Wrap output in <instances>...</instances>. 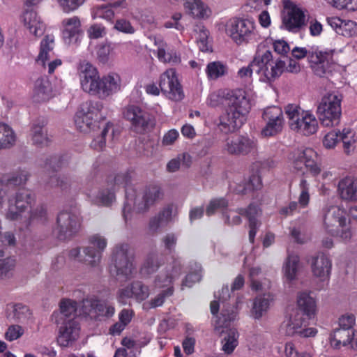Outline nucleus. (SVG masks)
<instances>
[{"label": "nucleus", "instance_id": "obj_32", "mask_svg": "<svg viewBox=\"0 0 357 357\" xmlns=\"http://www.w3.org/2000/svg\"><path fill=\"white\" fill-rule=\"evenodd\" d=\"M301 268L300 258L294 253L289 254L282 266V273L286 282H291L297 279Z\"/></svg>", "mask_w": 357, "mask_h": 357}, {"label": "nucleus", "instance_id": "obj_28", "mask_svg": "<svg viewBox=\"0 0 357 357\" xmlns=\"http://www.w3.org/2000/svg\"><path fill=\"white\" fill-rule=\"evenodd\" d=\"M122 87L121 76L116 73H109L101 77L100 98H107L119 91Z\"/></svg>", "mask_w": 357, "mask_h": 357}, {"label": "nucleus", "instance_id": "obj_64", "mask_svg": "<svg viewBox=\"0 0 357 357\" xmlns=\"http://www.w3.org/2000/svg\"><path fill=\"white\" fill-rule=\"evenodd\" d=\"M176 215V213L173 211L172 208H167L164 209L157 218V221L158 222V225H163L171 221Z\"/></svg>", "mask_w": 357, "mask_h": 357}, {"label": "nucleus", "instance_id": "obj_19", "mask_svg": "<svg viewBox=\"0 0 357 357\" xmlns=\"http://www.w3.org/2000/svg\"><path fill=\"white\" fill-rule=\"evenodd\" d=\"M268 56L264 53L262 56L257 55L250 66L243 67L238 71V77L246 79L251 77L252 71L255 70L259 75V80L266 82L268 79Z\"/></svg>", "mask_w": 357, "mask_h": 357}, {"label": "nucleus", "instance_id": "obj_6", "mask_svg": "<svg viewBox=\"0 0 357 357\" xmlns=\"http://www.w3.org/2000/svg\"><path fill=\"white\" fill-rule=\"evenodd\" d=\"M292 172L303 173L305 169L312 176L321 172L320 157L317 151L309 146H302L292 151L288 157Z\"/></svg>", "mask_w": 357, "mask_h": 357}, {"label": "nucleus", "instance_id": "obj_58", "mask_svg": "<svg viewBox=\"0 0 357 357\" xmlns=\"http://www.w3.org/2000/svg\"><path fill=\"white\" fill-rule=\"evenodd\" d=\"M227 206V202L224 199H216L212 200L206 208V214L213 215L218 210L223 209Z\"/></svg>", "mask_w": 357, "mask_h": 357}, {"label": "nucleus", "instance_id": "obj_27", "mask_svg": "<svg viewBox=\"0 0 357 357\" xmlns=\"http://www.w3.org/2000/svg\"><path fill=\"white\" fill-rule=\"evenodd\" d=\"M333 347H345L354 349L357 346V333L354 330L337 329L331 337Z\"/></svg>", "mask_w": 357, "mask_h": 357}, {"label": "nucleus", "instance_id": "obj_30", "mask_svg": "<svg viewBox=\"0 0 357 357\" xmlns=\"http://www.w3.org/2000/svg\"><path fill=\"white\" fill-rule=\"evenodd\" d=\"M236 89L231 91L229 89H220L211 92L207 97L206 105L211 107H216L225 105V107L231 102L236 100Z\"/></svg>", "mask_w": 357, "mask_h": 357}, {"label": "nucleus", "instance_id": "obj_52", "mask_svg": "<svg viewBox=\"0 0 357 357\" xmlns=\"http://www.w3.org/2000/svg\"><path fill=\"white\" fill-rule=\"evenodd\" d=\"M338 34L345 37H352L357 34V23L353 20H343L341 29Z\"/></svg>", "mask_w": 357, "mask_h": 357}, {"label": "nucleus", "instance_id": "obj_21", "mask_svg": "<svg viewBox=\"0 0 357 357\" xmlns=\"http://www.w3.org/2000/svg\"><path fill=\"white\" fill-rule=\"evenodd\" d=\"M296 304L301 314L310 321L316 318L318 307L317 299L310 292L301 291L297 295Z\"/></svg>", "mask_w": 357, "mask_h": 357}, {"label": "nucleus", "instance_id": "obj_24", "mask_svg": "<svg viewBox=\"0 0 357 357\" xmlns=\"http://www.w3.org/2000/svg\"><path fill=\"white\" fill-rule=\"evenodd\" d=\"M20 22L31 33L36 36H41L45 29V24L41 17L32 9L24 10L22 13Z\"/></svg>", "mask_w": 357, "mask_h": 357}, {"label": "nucleus", "instance_id": "obj_29", "mask_svg": "<svg viewBox=\"0 0 357 357\" xmlns=\"http://www.w3.org/2000/svg\"><path fill=\"white\" fill-rule=\"evenodd\" d=\"M149 295L148 289L141 282H135L130 286L122 288L119 290V301L125 304L129 298H135L137 301H143Z\"/></svg>", "mask_w": 357, "mask_h": 357}, {"label": "nucleus", "instance_id": "obj_26", "mask_svg": "<svg viewBox=\"0 0 357 357\" xmlns=\"http://www.w3.org/2000/svg\"><path fill=\"white\" fill-rule=\"evenodd\" d=\"M114 260L119 280H123L124 278H130L135 273L133 264L128 259L124 250H116L114 253Z\"/></svg>", "mask_w": 357, "mask_h": 357}, {"label": "nucleus", "instance_id": "obj_4", "mask_svg": "<svg viewBox=\"0 0 357 357\" xmlns=\"http://www.w3.org/2000/svg\"><path fill=\"white\" fill-rule=\"evenodd\" d=\"M285 114L289 127L295 133L310 136L318 131V120L311 111L303 110L298 105L289 104L285 107Z\"/></svg>", "mask_w": 357, "mask_h": 357}, {"label": "nucleus", "instance_id": "obj_10", "mask_svg": "<svg viewBox=\"0 0 357 357\" xmlns=\"http://www.w3.org/2000/svg\"><path fill=\"white\" fill-rule=\"evenodd\" d=\"M282 24L289 31H299L306 24L305 10L291 1H283Z\"/></svg>", "mask_w": 357, "mask_h": 357}, {"label": "nucleus", "instance_id": "obj_22", "mask_svg": "<svg viewBox=\"0 0 357 357\" xmlns=\"http://www.w3.org/2000/svg\"><path fill=\"white\" fill-rule=\"evenodd\" d=\"M178 275L176 271L174 274L169 275L167 273L160 272L157 275L154 284L155 287L159 289L166 288L162 290L151 303V307H155L162 305L165 298L172 294L171 284L172 280Z\"/></svg>", "mask_w": 357, "mask_h": 357}, {"label": "nucleus", "instance_id": "obj_62", "mask_svg": "<svg viewBox=\"0 0 357 357\" xmlns=\"http://www.w3.org/2000/svg\"><path fill=\"white\" fill-rule=\"evenodd\" d=\"M88 36L91 39H97L105 35V28L100 24H93L87 30Z\"/></svg>", "mask_w": 357, "mask_h": 357}, {"label": "nucleus", "instance_id": "obj_8", "mask_svg": "<svg viewBox=\"0 0 357 357\" xmlns=\"http://www.w3.org/2000/svg\"><path fill=\"white\" fill-rule=\"evenodd\" d=\"M89 244L82 251L78 248L73 249L70 255L81 262L95 266L100 260L101 253L107 246V240L104 236L96 234L89 237Z\"/></svg>", "mask_w": 357, "mask_h": 357}, {"label": "nucleus", "instance_id": "obj_40", "mask_svg": "<svg viewBox=\"0 0 357 357\" xmlns=\"http://www.w3.org/2000/svg\"><path fill=\"white\" fill-rule=\"evenodd\" d=\"M340 140L344 153L350 155L354 152L357 144V135L356 132L349 128H344L340 131Z\"/></svg>", "mask_w": 357, "mask_h": 357}, {"label": "nucleus", "instance_id": "obj_57", "mask_svg": "<svg viewBox=\"0 0 357 357\" xmlns=\"http://www.w3.org/2000/svg\"><path fill=\"white\" fill-rule=\"evenodd\" d=\"M244 213L246 214V211L243 209H240L238 211H229L224 213L225 222L231 225H238L241 221L240 215Z\"/></svg>", "mask_w": 357, "mask_h": 357}, {"label": "nucleus", "instance_id": "obj_53", "mask_svg": "<svg viewBox=\"0 0 357 357\" xmlns=\"http://www.w3.org/2000/svg\"><path fill=\"white\" fill-rule=\"evenodd\" d=\"M299 188L301 192L298 201L299 205L304 208L307 206L310 202V185L305 179H302L299 183Z\"/></svg>", "mask_w": 357, "mask_h": 357}, {"label": "nucleus", "instance_id": "obj_17", "mask_svg": "<svg viewBox=\"0 0 357 357\" xmlns=\"http://www.w3.org/2000/svg\"><path fill=\"white\" fill-rule=\"evenodd\" d=\"M56 337L57 342L62 347H70L75 344L80 335V327L75 320H68L60 324Z\"/></svg>", "mask_w": 357, "mask_h": 357}, {"label": "nucleus", "instance_id": "obj_11", "mask_svg": "<svg viewBox=\"0 0 357 357\" xmlns=\"http://www.w3.org/2000/svg\"><path fill=\"white\" fill-rule=\"evenodd\" d=\"M158 84L161 93L167 99L176 102L184 99L185 93L174 69L169 68L162 73Z\"/></svg>", "mask_w": 357, "mask_h": 357}, {"label": "nucleus", "instance_id": "obj_14", "mask_svg": "<svg viewBox=\"0 0 357 357\" xmlns=\"http://www.w3.org/2000/svg\"><path fill=\"white\" fill-rule=\"evenodd\" d=\"M80 226L79 217L71 212L64 211L59 213L54 234L61 240H64L75 233Z\"/></svg>", "mask_w": 357, "mask_h": 357}, {"label": "nucleus", "instance_id": "obj_23", "mask_svg": "<svg viewBox=\"0 0 357 357\" xmlns=\"http://www.w3.org/2000/svg\"><path fill=\"white\" fill-rule=\"evenodd\" d=\"M310 321L297 310H293L285 317L282 328L287 335L298 334L303 326L309 324Z\"/></svg>", "mask_w": 357, "mask_h": 357}, {"label": "nucleus", "instance_id": "obj_50", "mask_svg": "<svg viewBox=\"0 0 357 357\" xmlns=\"http://www.w3.org/2000/svg\"><path fill=\"white\" fill-rule=\"evenodd\" d=\"M192 40L194 43L201 45H207L211 42L208 31L202 26L197 27L193 31Z\"/></svg>", "mask_w": 357, "mask_h": 357}, {"label": "nucleus", "instance_id": "obj_3", "mask_svg": "<svg viewBox=\"0 0 357 357\" xmlns=\"http://www.w3.org/2000/svg\"><path fill=\"white\" fill-rule=\"evenodd\" d=\"M236 100L225 107L218 118L217 127L224 134L233 133L238 130L246 122L247 116L251 109L250 99L243 89H236Z\"/></svg>", "mask_w": 357, "mask_h": 357}, {"label": "nucleus", "instance_id": "obj_61", "mask_svg": "<svg viewBox=\"0 0 357 357\" xmlns=\"http://www.w3.org/2000/svg\"><path fill=\"white\" fill-rule=\"evenodd\" d=\"M158 267V264L157 259L155 257H149L145 260L141 271L144 275L150 274L155 271Z\"/></svg>", "mask_w": 357, "mask_h": 357}, {"label": "nucleus", "instance_id": "obj_20", "mask_svg": "<svg viewBox=\"0 0 357 357\" xmlns=\"http://www.w3.org/2000/svg\"><path fill=\"white\" fill-rule=\"evenodd\" d=\"M62 38L63 42L67 44L81 43L83 33L81 31V22L78 17L64 19L62 21Z\"/></svg>", "mask_w": 357, "mask_h": 357}, {"label": "nucleus", "instance_id": "obj_18", "mask_svg": "<svg viewBox=\"0 0 357 357\" xmlns=\"http://www.w3.org/2000/svg\"><path fill=\"white\" fill-rule=\"evenodd\" d=\"M310 67L314 74L322 77L331 71V65L333 62V52H323L315 50L308 57Z\"/></svg>", "mask_w": 357, "mask_h": 357}, {"label": "nucleus", "instance_id": "obj_25", "mask_svg": "<svg viewBox=\"0 0 357 357\" xmlns=\"http://www.w3.org/2000/svg\"><path fill=\"white\" fill-rule=\"evenodd\" d=\"M76 310L77 302L68 298L62 299L59 303V310L53 312L51 320L56 325L73 320L72 317H74Z\"/></svg>", "mask_w": 357, "mask_h": 357}, {"label": "nucleus", "instance_id": "obj_47", "mask_svg": "<svg viewBox=\"0 0 357 357\" xmlns=\"http://www.w3.org/2000/svg\"><path fill=\"white\" fill-rule=\"evenodd\" d=\"M284 353L285 357H316L310 351H299L294 342H287L284 344Z\"/></svg>", "mask_w": 357, "mask_h": 357}, {"label": "nucleus", "instance_id": "obj_49", "mask_svg": "<svg viewBox=\"0 0 357 357\" xmlns=\"http://www.w3.org/2000/svg\"><path fill=\"white\" fill-rule=\"evenodd\" d=\"M92 306L95 313L98 316L109 317L115 312L114 307L105 302L96 301Z\"/></svg>", "mask_w": 357, "mask_h": 357}, {"label": "nucleus", "instance_id": "obj_63", "mask_svg": "<svg viewBox=\"0 0 357 357\" xmlns=\"http://www.w3.org/2000/svg\"><path fill=\"white\" fill-rule=\"evenodd\" d=\"M28 174L25 171H21L13 174L8 179L10 184L13 185H20L25 183L27 180Z\"/></svg>", "mask_w": 357, "mask_h": 357}, {"label": "nucleus", "instance_id": "obj_33", "mask_svg": "<svg viewBox=\"0 0 357 357\" xmlns=\"http://www.w3.org/2000/svg\"><path fill=\"white\" fill-rule=\"evenodd\" d=\"M162 196V193L158 188H151L144 195L137 196L134 201V206L138 211H143Z\"/></svg>", "mask_w": 357, "mask_h": 357}, {"label": "nucleus", "instance_id": "obj_39", "mask_svg": "<svg viewBox=\"0 0 357 357\" xmlns=\"http://www.w3.org/2000/svg\"><path fill=\"white\" fill-rule=\"evenodd\" d=\"M29 137L32 144L37 147L46 146L50 142L46 129L40 124L32 126Z\"/></svg>", "mask_w": 357, "mask_h": 357}, {"label": "nucleus", "instance_id": "obj_2", "mask_svg": "<svg viewBox=\"0 0 357 357\" xmlns=\"http://www.w3.org/2000/svg\"><path fill=\"white\" fill-rule=\"evenodd\" d=\"M349 215L357 221V205L351 206L349 213L340 206L326 205L323 208L324 229L342 242H349L353 237V232L349 227Z\"/></svg>", "mask_w": 357, "mask_h": 357}, {"label": "nucleus", "instance_id": "obj_51", "mask_svg": "<svg viewBox=\"0 0 357 357\" xmlns=\"http://www.w3.org/2000/svg\"><path fill=\"white\" fill-rule=\"evenodd\" d=\"M85 0H57L59 8L65 13H70L80 7Z\"/></svg>", "mask_w": 357, "mask_h": 357}, {"label": "nucleus", "instance_id": "obj_36", "mask_svg": "<svg viewBox=\"0 0 357 357\" xmlns=\"http://www.w3.org/2000/svg\"><path fill=\"white\" fill-rule=\"evenodd\" d=\"M261 209L253 204L250 205L248 210H246V215L249 220V238L251 241H253L257 231L261 227Z\"/></svg>", "mask_w": 357, "mask_h": 357}, {"label": "nucleus", "instance_id": "obj_15", "mask_svg": "<svg viewBox=\"0 0 357 357\" xmlns=\"http://www.w3.org/2000/svg\"><path fill=\"white\" fill-rule=\"evenodd\" d=\"M255 148V142L243 135L228 137L222 145L224 152L234 155H246L253 151Z\"/></svg>", "mask_w": 357, "mask_h": 357}, {"label": "nucleus", "instance_id": "obj_55", "mask_svg": "<svg viewBox=\"0 0 357 357\" xmlns=\"http://www.w3.org/2000/svg\"><path fill=\"white\" fill-rule=\"evenodd\" d=\"M24 333V330L21 326L11 325L6 331L4 337L7 341L12 342L21 337Z\"/></svg>", "mask_w": 357, "mask_h": 357}, {"label": "nucleus", "instance_id": "obj_46", "mask_svg": "<svg viewBox=\"0 0 357 357\" xmlns=\"http://www.w3.org/2000/svg\"><path fill=\"white\" fill-rule=\"evenodd\" d=\"M227 66L219 61L209 63L206 68V73L210 79H215L227 73Z\"/></svg>", "mask_w": 357, "mask_h": 357}, {"label": "nucleus", "instance_id": "obj_48", "mask_svg": "<svg viewBox=\"0 0 357 357\" xmlns=\"http://www.w3.org/2000/svg\"><path fill=\"white\" fill-rule=\"evenodd\" d=\"M16 266L14 258H6L0 261V278H10Z\"/></svg>", "mask_w": 357, "mask_h": 357}, {"label": "nucleus", "instance_id": "obj_7", "mask_svg": "<svg viewBox=\"0 0 357 357\" xmlns=\"http://www.w3.org/2000/svg\"><path fill=\"white\" fill-rule=\"evenodd\" d=\"M102 106L97 102H86L82 104L75 116L76 128L82 132H89L98 127V122L103 119Z\"/></svg>", "mask_w": 357, "mask_h": 357}, {"label": "nucleus", "instance_id": "obj_59", "mask_svg": "<svg viewBox=\"0 0 357 357\" xmlns=\"http://www.w3.org/2000/svg\"><path fill=\"white\" fill-rule=\"evenodd\" d=\"M189 158L190 156L185 153L178 155L176 158L169 161L167 165V169L169 172H175L178 171L181 167V162L188 159Z\"/></svg>", "mask_w": 357, "mask_h": 357}, {"label": "nucleus", "instance_id": "obj_16", "mask_svg": "<svg viewBox=\"0 0 357 357\" xmlns=\"http://www.w3.org/2000/svg\"><path fill=\"white\" fill-rule=\"evenodd\" d=\"M310 268L312 276L317 282H326L331 274V259L328 255L319 253L311 258Z\"/></svg>", "mask_w": 357, "mask_h": 357}, {"label": "nucleus", "instance_id": "obj_41", "mask_svg": "<svg viewBox=\"0 0 357 357\" xmlns=\"http://www.w3.org/2000/svg\"><path fill=\"white\" fill-rule=\"evenodd\" d=\"M17 136L13 129L3 123H0V150L12 147L15 145Z\"/></svg>", "mask_w": 357, "mask_h": 357}, {"label": "nucleus", "instance_id": "obj_12", "mask_svg": "<svg viewBox=\"0 0 357 357\" xmlns=\"http://www.w3.org/2000/svg\"><path fill=\"white\" fill-rule=\"evenodd\" d=\"M255 22L250 19L232 18L227 24V32L236 43H248L254 35Z\"/></svg>", "mask_w": 357, "mask_h": 357}, {"label": "nucleus", "instance_id": "obj_38", "mask_svg": "<svg viewBox=\"0 0 357 357\" xmlns=\"http://www.w3.org/2000/svg\"><path fill=\"white\" fill-rule=\"evenodd\" d=\"M284 126L282 110L278 107H269V135H275L282 131Z\"/></svg>", "mask_w": 357, "mask_h": 357}, {"label": "nucleus", "instance_id": "obj_43", "mask_svg": "<svg viewBox=\"0 0 357 357\" xmlns=\"http://www.w3.org/2000/svg\"><path fill=\"white\" fill-rule=\"evenodd\" d=\"M340 131L337 129L326 132L321 140L323 147L326 150H333L340 141Z\"/></svg>", "mask_w": 357, "mask_h": 357}, {"label": "nucleus", "instance_id": "obj_31", "mask_svg": "<svg viewBox=\"0 0 357 357\" xmlns=\"http://www.w3.org/2000/svg\"><path fill=\"white\" fill-rule=\"evenodd\" d=\"M185 13L193 18H208L211 10L202 0H185L183 4Z\"/></svg>", "mask_w": 357, "mask_h": 357}, {"label": "nucleus", "instance_id": "obj_60", "mask_svg": "<svg viewBox=\"0 0 357 357\" xmlns=\"http://www.w3.org/2000/svg\"><path fill=\"white\" fill-rule=\"evenodd\" d=\"M261 179L259 175H252L250 179L249 183L247 184L246 187L241 189L237 188L236 190L238 193H245L248 190L258 189L261 187Z\"/></svg>", "mask_w": 357, "mask_h": 357}, {"label": "nucleus", "instance_id": "obj_34", "mask_svg": "<svg viewBox=\"0 0 357 357\" xmlns=\"http://www.w3.org/2000/svg\"><path fill=\"white\" fill-rule=\"evenodd\" d=\"M124 118L136 127H144L148 123V114L139 107L129 105L124 109Z\"/></svg>", "mask_w": 357, "mask_h": 357}, {"label": "nucleus", "instance_id": "obj_5", "mask_svg": "<svg viewBox=\"0 0 357 357\" xmlns=\"http://www.w3.org/2000/svg\"><path fill=\"white\" fill-rule=\"evenodd\" d=\"M342 100V94L335 91L327 92L321 97L317 105V114L323 126L333 127L339 124Z\"/></svg>", "mask_w": 357, "mask_h": 357}, {"label": "nucleus", "instance_id": "obj_42", "mask_svg": "<svg viewBox=\"0 0 357 357\" xmlns=\"http://www.w3.org/2000/svg\"><path fill=\"white\" fill-rule=\"evenodd\" d=\"M116 9L110 6V3L107 5L95 6L91 9V17L93 20L97 18L103 19L107 21H112Z\"/></svg>", "mask_w": 357, "mask_h": 357}, {"label": "nucleus", "instance_id": "obj_13", "mask_svg": "<svg viewBox=\"0 0 357 357\" xmlns=\"http://www.w3.org/2000/svg\"><path fill=\"white\" fill-rule=\"evenodd\" d=\"M34 202V196L29 190H20L16 196L14 203H10L6 218L9 220H21L26 211L31 208Z\"/></svg>", "mask_w": 357, "mask_h": 357}, {"label": "nucleus", "instance_id": "obj_37", "mask_svg": "<svg viewBox=\"0 0 357 357\" xmlns=\"http://www.w3.org/2000/svg\"><path fill=\"white\" fill-rule=\"evenodd\" d=\"M52 86L47 79L40 78L35 82L33 91V98L35 101H46L52 97Z\"/></svg>", "mask_w": 357, "mask_h": 357}, {"label": "nucleus", "instance_id": "obj_44", "mask_svg": "<svg viewBox=\"0 0 357 357\" xmlns=\"http://www.w3.org/2000/svg\"><path fill=\"white\" fill-rule=\"evenodd\" d=\"M157 57L162 63H178L180 59L170 46H160L157 50Z\"/></svg>", "mask_w": 357, "mask_h": 357}, {"label": "nucleus", "instance_id": "obj_54", "mask_svg": "<svg viewBox=\"0 0 357 357\" xmlns=\"http://www.w3.org/2000/svg\"><path fill=\"white\" fill-rule=\"evenodd\" d=\"M267 308V301L266 298L257 297L252 310V316L255 319H259L263 312L266 311Z\"/></svg>", "mask_w": 357, "mask_h": 357}, {"label": "nucleus", "instance_id": "obj_9", "mask_svg": "<svg viewBox=\"0 0 357 357\" xmlns=\"http://www.w3.org/2000/svg\"><path fill=\"white\" fill-rule=\"evenodd\" d=\"M77 74L81 89L86 93L100 96L101 77L97 68L86 61L77 66Z\"/></svg>", "mask_w": 357, "mask_h": 357}, {"label": "nucleus", "instance_id": "obj_45", "mask_svg": "<svg viewBox=\"0 0 357 357\" xmlns=\"http://www.w3.org/2000/svg\"><path fill=\"white\" fill-rule=\"evenodd\" d=\"M93 202L100 206H109L115 201V195L112 188H107L98 192L92 198Z\"/></svg>", "mask_w": 357, "mask_h": 357}, {"label": "nucleus", "instance_id": "obj_1", "mask_svg": "<svg viewBox=\"0 0 357 357\" xmlns=\"http://www.w3.org/2000/svg\"><path fill=\"white\" fill-rule=\"evenodd\" d=\"M215 298L218 301H213L211 303L210 309L213 314L212 321L215 330L222 333V337L220 341L221 350L226 355H231L238 344V333L234 328H230L224 333V328H227L230 322L235 320L237 315V311L234 310H223L220 314H218L220 304L223 303L225 301L230 297L229 290L227 287L222 289L221 293L218 295L215 294Z\"/></svg>", "mask_w": 357, "mask_h": 357}, {"label": "nucleus", "instance_id": "obj_35", "mask_svg": "<svg viewBox=\"0 0 357 357\" xmlns=\"http://www.w3.org/2000/svg\"><path fill=\"white\" fill-rule=\"evenodd\" d=\"M338 191L343 199L357 200V178L346 177L338 184Z\"/></svg>", "mask_w": 357, "mask_h": 357}, {"label": "nucleus", "instance_id": "obj_56", "mask_svg": "<svg viewBox=\"0 0 357 357\" xmlns=\"http://www.w3.org/2000/svg\"><path fill=\"white\" fill-rule=\"evenodd\" d=\"M338 323L340 329L352 330L356 324V317L351 313L344 314L339 318Z\"/></svg>", "mask_w": 357, "mask_h": 357}]
</instances>
